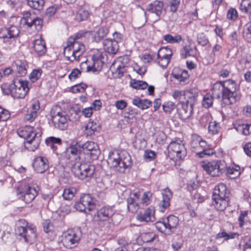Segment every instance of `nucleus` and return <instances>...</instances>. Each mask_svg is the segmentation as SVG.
<instances>
[{
    "label": "nucleus",
    "mask_w": 251,
    "mask_h": 251,
    "mask_svg": "<svg viewBox=\"0 0 251 251\" xmlns=\"http://www.w3.org/2000/svg\"><path fill=\"white\" fill-rule=\"evenodd\" d=\"M17 196L26 203H30L38 195L36 188L22 184L17 190Z\"/></svg>",
    "instance_id": "obj_10"
},
{
    "label": "nucleus",
    "mask_w": 251,
    "mask_h": 251,
    "mask_svg": "<svg viewBox=\"0 0 251 251\" xmlns=\"http://www.w3.org/2000/svg\"><path fill=\"white\" fill-rule=\"evenodd\" d=\"M198 95V90L193 88L184 91V103L193 105Z\"/></svg>",
    "instance_id": "obj_20"
},
{
    "label": "nucleus",
    "mask_w": 251,
    "mask_h": 251,
    "mask_svg": "<svg viewBox=\"0 0 251 251\" xmlns=\"http://www.w3.org/2000/svg\"><path fill=\"white\" fill-rule=\"evenodd\" d=\"M20 137L25 139V147L29 151H34L39 146L41 138V133L34 130L33 127L25 126L18 131Z\"/></svg>",
    "instance_id": "obj_2"
},
{
    "label": "nucleus",
    "mask_w": 251,
    "mask_h": 251,
    "mask_svg": "<svg viewBox=\"0 0 251 251\" xmlns=\"http://www.w3.org/2000/svg\"><path fill=\"white\" fill-rule=\"evenodd\" d=\"M140 192H134L130 194V197L127 200V204H138L140 197Z\"/></svg>",
    "instance_id": "obj_53"
},
{
    "label": "nucleus",
    "mask_w": 251,
    "mask_h": 251,
    "mask_svg": "<svg viewBox=\"0 0 251 251\" xmlns=\"http://www.w3.org/2000/svg\"><path fill=\"white\" fill-rule=\"evenodd\" d=\"M220 129L219 124L215 121L210 122L208 126V130L212 134H217Z\"/></svg>",
    "instance_id": "obj_55"
},
{
    "label": "nucleus",
    "mask_w": 251,
    "mask_h": 251,
    "mask_svg": "<svg viewBox=\"0 0 251 251\" xmlns=\"http://www.w3.org/2000/svg\"><path fill=\"white\" fill-rule=\"evenodd\" d=\"M76 193V189L74 187L66 188L64 190L62 196L64 200H72Z\"/></svg>",
    "instance_id": "obj_41"
},
{
    "label": "nucleus",
    "mask_w": 251,
    "mask_h": 251,
    "mask_svg": "<svg viewBox=\"0 0 251 251\" xmlns=\"http://www.w3.org/2000/svg\"><path fill=\"white\" fill-rule=\"evenodd\" d=\"M74 208L77 211L88 214L95 208V205H73Z\"/></svg>",
    "instance_id": "obj_44"
},
{
    "label": "nucleus",
    "mask_w": 251,
    "mask_h": 251,
    "mask_svg": "<svg viewBox=\"0 0 251 251\" xmlns=\"http://www.w3.org/2000/svg\"><path fill=\"white\" fill-rule=\"evenodd\" d=\"M168 150L170 155H176L179 159H183L186 156V150L181 140L179 142H171L168 146Z\"/></svg>",
    "instance_id": "obj_12"
},
{
    "label": "nucleus",
    "mask_w": 251,
    "mask_h": 251,
    "mask_svg": "<svg viewBox=\"0 0 251 251\" xmlns=\"http://www.w3.org/2000/svg\"><path fill=\"white\" fill-rule=\"evenodd\" d=\"M156 156L155 151L150 150L145 151L144 154V158L147 161H150L153 160Z\"/></svg>",
    "instance_id": "obj_59"
},
{
    "label": "nucleus",
    "mask_w": 251,
    "mask_h": 251,
    "mask_svg": "<svg viewBox=\"0 0 251 251\" xmlns=\"http://www.w3.org/2000/svg\"><path fill=\"white\" fill-rule=\"evenodd\" d=\"M33 166L37 173H43L49 168V162L46 157L37 156L33 161Z\"/></svg>",
    "instance_id": "obj_19"
},
{
    "label": "nucleus",
    "mask_w": 251,
    "mask_h": 251,
    "mask_svg": "<svg viewBox=\"0 0 251 251\" xmlns=\"http://www.w3.org/2000/svg\"><path fill=\"white\" fill-rule=\"evenodd\" d=\"M84 153L81 152L79 145H71L66 149L65 157L71 163V165L76 161H80L82 159Z\"/></svg>",
    "instance_id": "obj_15"
},
{
    "label": "nucleus",
    "mask_w": 251,
    "mask_h": 251,
    "mask_svg": "<svg viewBox=\"0 0 251 251\" xmlns=\"http://www.w3.org/2000/svg\"><path fill=\"white\" fill-rule=\"evenodd\" d=\"M102 62L99 60H94L92 65H88L86 67V72H92L93 73H99L102 68Z\"/></svg>",
    "instance_id": "obj_36"
},
{
    "label": "nucleus",
    "mask_w": 251,
    "mask_h": 251,
    "mask_svg": "<svg viewBox=\"0 0 251 251\" xmlns=\"http://www.w3.org/2000/svg\"><path fill=\"white\" fill-rule=\"evenodd\" d=\"M243 36L245 39L249 43H251V23L247 24L244 28Z\"/></svg>",
    "instance_id": "obj_50"
},
{
    "label": "nucleus",
    "mask_w": 251,
    "mask_h": 251,
    "mask_svg": "<svg viewBox=\"0 0 251 251\" xmlns=\"http://www.w3.org/2000/svg\"><path fill=\"white\" fill-rule=\"evenodd\" d=\"M152 195V193L150 191L144 192L142 197L141 202L143 203H151V202Z\"/></svg>",
    "instance_id": "obj_61"
},
{
    "label": "nucleus",
    "mask_w": 251,
    "mask_h": 251,
    "mask_svg": "<svg viewBox=\"0 0 251 251\" xmlns=\"http://www.w3.org/2000/svg\"><path fill=\"white\" fill-rule=\"evenodd\" d=\"M80 239V235L74 230H69L62 236V243L67 249H72L78 244Z\"/></svg>",
    "instance_id": "obj_14"
},
{
    "label": "nucleus",
    "mask_w": 251,
    "mask_h": 251,
    "mask_svg": "<svg viewBox=\"0 0 251 251\" xmlns=\"http://www.w3.org/2000/svg\"><path fill=\"white\" fill-rule=\"evenodd\" d=\"M33 48L35 51L39 56H42L47 51L45 41L40 36L36 39L33 42Z\"/></svg>",
    "instance_id": "obj_21"
},
{
    "label": "nucleus",
    "mask_w": 251,
    "mask_h": 251,
    "mask_svg": "<svg viewBox=\"0 0 251 251\" xmlns=\"http://www.w3.org/2000/svg\"><path fill=\"white\" fill-rule=\"evenodd\" d=\"M201 166L203 170L212 177L220 176L226 170V163L223 160L203 162Z\"/></svg>",
    "instance_id": "obj_8"
},
{
    "label": "nucleus",
    "mask_w": 251,
    "mask_h": 251,
    "mask_svg": "<svg viewBox=\"0 0 251 251\" xmlns=\"http://www.w3.org/2000/svg\"><path fill=\"white\" fill-rule=\"evenodd\" d=\"M46 143L53 151H55L57 149V146L61 144L62 141L59 138L51 136L46 140Z\"/></svg>",
    "instance_id": "obj_34"
},
{
    "label": "nucleus",
    "mask_w": 251,
    "mask_h": 251,
    "mask_svg": "<svg viewBox=\"0 0 251 251\" xmlns=\"http://www.w3.org/2000/svg\"><path fill=\"white\" fill-rule=\"evenodd\" d=\"M27 4L32 8L41 10L45 5L44 0H27Z\"/></svg>",
    "instance_id": "obj_40"
},
{
    "label": "nucleus",
    "mask_w": 251,
    "mask_h": 251,
    "mask_svg": "<svg viewBox=\"0 0 251 251\" xmlns=\"http://www.w3.org/2000/svg\"><path fill=\"white\" fill-rule=\"evenodd\" d=\"M79 204H95L94 199L89 194H84L81 195Z\"/></svg>",
    "instance_id": "obj_49"
},
{
    "label": "nucleus",
    "mask_w": 251,
    "mask_h": 251,
    "mask_svg": "<svg viewBox=\"0 0 251 251\" xmlns=\"http://www.w3.org/2000/svg\"><path fill=\"white\" fill-rule=\"evenodd\" d=\"M165 221L169 233L176 229L179 223L178 217L174 215L169 216Z\"/></svg>",
    "instance_id": "obj_27"
},
{
    "label": "nucleus",
    "mask_w": 251,
    "mask_h": 251,
    "mask_svg": "<svg viewBox=\"0 0 251 251\" xmlns=\"http://www.w3.org/2000/svg\"><path fill=\"white\" fill-rule=\"evenodd\" d=\"M82 148L85 151V153L90 155L92 159H97L100 154L98 145L94 142L88 141L83 144Z\"/></svg>",
    "instance_id": "obj_18"
},
{
    "label": "nucleus",
    "mask_w": 251,
    "mask_h": 251,
    "mask_svg": "<svg viewBox=\"0 0 251 251\" xmlns=\"http://www.w3.org/2000/svg\"><path fill=\"white\" fill-rule=\"evenodd\" d=\"M163 9V3L159 0H155L148 5L147 10L149 12L154 13L159 19Z\"/></svg>",
    "instance_id": "obj_22"
},
{
    "label": "nucleus",
    "mask_w": 251,
    "mask_h": 251,
    "mask_svg": "<svg viewBox=\"0 0 251 251\" xmlns=\"http://www.w3.org/2000/svg\"><path fill=\"white\" fill-rule=\"evenodd\" d=\"M32 21L31 24L30 25V26H28V27H31L34 26L35 29L37 30H40L43 24L42 20L39 18H34Z\"/></svg>",
    "instance_id": "obj_58"
},
{
    "label": "nucleus",
    "mask_w": 251,
    "mask_h": 251,
    "mask_svg": "<svg viewBox=\"0 0 251 251\" xmlns=\"http://www.w3.org/2000/svg\"><path fill=\"white\" fill-rule=\"evenodd\" d=\"M226 175L231 179H234L240 175V167L238 166L234 167L226 166Z\"/></svg>",
    "instance_id": "obj_37"
},
{
    "label": "nucleus",
    "mask_w": 251,
    "mask_h": 251,
    "mask_svg": "<svg viewBox=\"0 0 251 251\" xmlns=\"http://www.w3.org/2000/svg\"><path fill=\"white\" fill-rule=\"evenodd\" d=\"M163 39L168 43L174 44L180 42L182 40V38L180 35L173 36L171 34H167L163 36Z\"/></svg>",
    "instance_id": "obj_45"
},
{
    "label": "nucleus",
    "mask_w": 251,
    "mask_h": 251,
    "mask_svg": "<svg viewBox=\"0 0 251 251\" xmlns=\"http://www.w3.org/2000/svg\"><path fill=\"white\" fill-rule=\"evenodd\" d=\"M155 209L153 206L148 208L136 216V219L141 222H153L155 220Z\"/></svg>",
    "instance_id": "obj_17"
},
{
    "label": "nucleus",
    "mask_w": 251,
    "mask_h": 251,
    "mask_svg": "<svg viewBox=\"0 0 251 251\" xmlns=\"http://www.w3.org/2000/svg\"><path fill=\"white\" fill-rule=\"evenodd\" d=\"M13 65L14 71L19 75V76H24L27 73V63L25 61L17 60Z\"/></svg>",
    "instance_id": "obj_26"
},
{
    "label": "nucleus",
    "mask_w": 251,
    "mask_h": 251,
    "mask_svg": "<svg viewBox=\"0 0 251 251\" xmlns=\"http://www.w3.org/2000/svg\"><path fill=\"white\" fill-rule=\"evenodd\" d=\"M110 69L114 78L121 77L125 72V66L121 63L117 65V63L115 65L113 64V66L111 67Z\"/></svg>",
    "instance_id": "obj_30"
},
{
    "label": "nucleus",
    "mask_w": 251,
    "mask_h": 251,
    "mask_svg": "<svg viewBox=\"0 0 251 251\" xmlns=\"http://www.w3.org/2000/svg\"><path fill=\"white\" fill-rule=\"evenodd\" d=\"M222 47L220 45L216 44L212 48V52L210 54V59L208 61L209 64H212L214 62L215 57L218 52L222 50Z\"/></svg>",
    "instance_id": "obj_48"
},
{
    "label": "nucleus",
    "mask_w": 251,
    "mask_h": 251,
    "mask_svg": "<svg viewBox=\"0 0 251 251\" xmlns=\"http://www.w3.org/2000/svg\"><path fill=\"white\" fill-rule=\"evenodd\" d=\"M85 50L83 44L71 37L69 38L67 46L64 47V55L67 60L73 62L78 60Z\"/></svg>",
    "instance_id": "obj_4"
},
{
    "label": "nucleus",
    "mask_w": 251,
    "mask_h": 251,
    "mask_svg": "<svg viewBox=\"0 0 251 251\" xmlns=\"http://www.w3.org/2000/svg\"><path fill=\"white\" fill-rule=\"evenodd\" d=\"M15 232L20 239H23L27 243L31 244L36 238L35 228L28 226L27 222L24 219H20L16 222Z\"/></svg>",
    "instance_id": "obj_5"
},
{
    "label": "nucleus",
    "mask_w": 251,
    "mask_h": 251,
    "mask_svg": "<svg viewBox=\"0 0 251 251\" xmlns=\"http://www.w3.org/2000/svg\"><path fill=\"white\" fill-rule=\"evenodd\" d=\"M238 236L237 233L235 232H229L227 233L225 230H223L221 232L216 234L215 239L219 240L223 238L224 241H226L229 239H234Z\"/></svg>",
    "instance_id": "obj_38"
},
{
    "label": "nucleus",
    "mask_w": 251,
    "mask_h": 251,
    "mask_svg": "<svg viewBox=\"0 0 251 251\" xmlns=\"http://www.w3.org/2000/svg\"><path fill=\"white\" fill-rule=\"evenodd\" d=\"M109 27L107 26H101L95 32L93 38L95 41L100 42L102 40L109 32Z\"/></svg>",
    "instance_id": "obj_33"
},
{
    "label": "nucleus",
    "mask_w": 251,
    "mask_h": 251,
    "mask_svg": "<svg viewBox=\"0 0 251 251\" xmlns=\"http://www.w3.org/2000/svg\"><path fill=\"white\" fill-rule=\"evenodd\" d=\"M156 229L162 233H169L165 220L163 222H157L155 224Z\"/></svg>",
    "instance_id": "obj_54"
},
{
    "label": "nucleus",
    "mask_w": 251,
    "mask_h": 251,
    "mask_svg": "<svg viewBox=\"0 0 251 251\" xmlns=\"http://www.w3.org/2000/svg\"><path fill=\"white\" fill-rule=\"evenodd\" d=\"M198 42L202 46H206L209 42L208 38L203 33H200L198 35Z\"/></svg>",
    "instance_id": "obj_64"
},
{
    "label": "nucleus",
    "mask_w": 251,
    "mask_h": 251,
    "mask_svg": "<svg viewBox=\"0 0 251 251\" xmlns=\"http://www.w3.org/2000/svg\"><path fill=\"white\" fill-rule=\"evenodd\" d=\"M229 194L227 192L226 187L223 183L218 185L213 192L212 199L216 204L229 202Z\"/></svg>",
    "instance_id": "obj_13"
},
{
    "label": "nucleus",
    "mask_w": 251,
    "mask_h": 251,
    "mask_svg": "<svg viewBox=\"0 0 251 251\" xmlns=\"http://www.w3.org/2000/svg\"><path fill=\"white\" fill-rule=\"evenodd\" d=\"M87 87V85L84 83H80L73 86L71 88V91L73 93H82Z\"/></svg>",
    "instance_id": "obj_52"
},
{
    "label": "nucleus",
    "mask_w": 251,
    "mask_h": 251,
    "mask_svg": "<svg viewBox=\"0 0 251 251\" xmlns=\"http://www.w3.org/2000/svg\"><path fill=\"white\" fill-rule=\"evenodd\" d=\"M234 128L244 135H249L251 133V124H245L241 121H237L234 124Z\"/></svg>",
    "instance_id": "obj_25"
},
{
    "label": "nucleus",
    "mask_w": 251,
    "mask_h": 251,
    "mask_svg": "<svg viewBox=\"0 0 251 251\" xmlns=\"http://www.w3.org/2000/svg\"><path fill=\"white\" fill-rule=\"evenodd\" d=\"M176 108V104L172 101H167L163 104L164 111L166 113H170Z\"/></svg>",
    "instance_id": "obj_56"
},
{
    "label": "nucleus",
    "mask_w": 251,
    "mask_h": 251,
    "mask_svg": "<svg viewBox=\"0 0 251 251\" xmlns=\"http://www.w3.org/2000/svg\"><path fill=\"white\" fill-rule=\"evenodd\" d=\"M133 105L144 110L150 107L151 105V101L147 99H141L138 97L133 99L132 100Z\"/></svg>",
    "instance_id": "obj_28"
},
{
    "label": "nucleus",
    "mask_w": 251,
    "mask_h": 251,
    "mask_svg": "<svg viewBox=\"0 0 251 251\" xmlns=\"http://www.w3.org/2000/svg\"><path fill=\"white\" fill-rule=\"evenodd\" d=\"M238 88L237 83L233 80L217 81L213 85L212 94L217 98L222 96L223 102L230 105L240 99V96L236 93Z\"/></svg>",
    "instance_id": "obj_1"
},
{
    "label": "nucleus",
    "mask_w": 251,
    "mask_h": 251,
    "mask_svg": "<svg viewBox=\"0 0 251 251\" xmlns=\"http://www.w3.org/2000/svg\"><path fill=\"white\" fill-rule=\"evenodd\" d=\"M172 56L171 49L168 47L160 48L157 53L156 62L162 68L166 67L170 62Z\"/></svg>",
    "instance_id": "obj_16"
},
{
    "label": "nucleus",
    "mask_w": 251,
    "mask_h": 251,
    "mask_svg": "<svg viewBox=\"0 0 251 251\" xmlns=\"http://www.w3.org/2000/svg\"><path fill=\"white\" fill-rule=\"evenodd\" d=\"M238 17V12L234 8H230L227 12V19L232 21H235Z\"/></svg>",
    "instance_id": "obj_51"
},
{
    "label": "nucleus",
    "mask_w": 251,
    "mask_h": 251,
    "mask_svg": "<svg viewBox=\"0 0 251 251\" xmlns=\"http://www.w3.org/2000/svg\"><path fill=\"white\" fill-rule=\"evenodd\" d=\"M86 134L87 136L92 135L95 131H98L100 129V125L99 123L94 122L90 121L85 126Z\"/></svg>",
    "instance_id": "obj_35"
},
{
    "label": "nucleus",
    "mask_w": 251,
    "mask_h": 251,
    "mask_svg": "<svg viewBox=\"0 0 251 251\" xmlns=\"http://www.w3.org/2000/svg\"><path fill=\"white\" fill-rule=\"evenodd\" d=\"M89 16V12L86 7H81L77 11L75 18V21L80 22L86 20Z\"/></svg>",
    "instance_id": "obj_31"
},
{
    "label": "nucleus",
    "mask_w": 251,
    "mask_h": 251,
    "mask_svg": "<svg viewBox=\"0 0 251 251\" xmlns=\"http://www.w3.org/2000/svg\"><path fill=\"white\" fill-rule=\"evenodd\" d=\"M108 163L116 171L123 173L126 169L131 165V158L129 154L126 152H111L109 154Z\"/></svg>",
    "instance_id": "obj_3"
},
{
    "label": "nucleus",
    "mask_w": 251,
    "mask_h": 251,
    "mask_svg": "<svg viewBox=\"0 0 251 251\" xmlns=\"http://www.w3.org/2000/svg\"><path fill=\"white\" fill-rule=\"evenodd\" d=\"M199 144V147L200 148V151L202 150L203 149L205 148L206 143L205 141L202 140L200 136L197 135H193L192 137L191 142V147H197V144Z\"/></svg>",
    "instance_id": "obj_39"
},
{
    "label": "nucleus",
    "mask_w": 251,
    "mask_h": 251,
    "mask_svg": "<svg viewBox=\"0 0 251 251\" xmlns=\"http://www.w3.org/2000/svg\"><path fill=\"white\" fill-rule=\"evenodd\" d=\"M51 121L55 128L60 130L66 129L68 126L69 118L64 111L59 107H56L51 111Z\"/></svg>",
    "instance_id": "obj_9"
},
{
    "label": "nucleus",
    "mask_w": 251,
    "mask_h": 251,
    "mask_svg": "<svg viewBox=\"0 0 251 251\" xmlns=\"http://www.w3.org/2000/svg\"><path fill=\"white\" fill-rule=\"evenodd\" d=\"M130 86L136 89H145L147 88L148 83L142 80H137L135 79H132L130 82Z\"/></svg>",
    "instance_id": "obj_42"
},
{
    "label": "nucleus",
    "mask_w": 251,
    "mask_h": 251,
    "mask_svg": "<svg viewBox=\"0 0 251 251\" xmlns=\"http://www.w3.org/2000/svg\"><path fill=\"white\" fill-rule=\"evenodd\" d=\"M213 153V151L210 149L204 148L202 151H200L197 152V155L201 158L204 157L206 156H210Z\"/></svg>",
    "instance_id": "obj_63"
},
{
    "label": "nucleus",
    "mask_w": 251,
    "mask_h": 251,
    "mask_svg": "<svg viewBox=\"0 0 251 251\" xmlns=\"http://www.w3.org/2000/svg\"><path fill=\"white\" fill-rule=\"evenodd\" d=\"M20 30L15 25L1 28L0 30V38L3 39L4 43L11 44L19 37Z\"/></svg>",
    "instance_id": "obj_11"
},
{
    "label": "nucleus",
    "mask_w": 251,
    "mask_h": 251,
    "mask_svg": "<svg viewBox=\"0 0 251 251\" xmlns=\"http://www.w3.org/2000/svg\"><path fill=\"white\" fill-rule=\"evenodd\" d=\"M162 195V202L164 204H170V200L173 197V194L171 190L167 188L163 190Z\"/></svg>",
    "instance_id": "obj_47"
},
{
    "label": "nucleus",
    "mask_w": 251,
    "mask_h": 251,
    "mask_svg": "<svg viewBox=\"0 0 251 251\" xmlns=\"http://www.w3.org/2000/svg\"><path fill=\"white\" fill-rule=\"evenodd\" d=\"M103 46L105 51L110 54H116L119 50V46L115 41L107 39L103 41Z\"/></svg>",
    "instance_id": "obj_23"
},
{
    "label": "nucleus",
    "mask_w": 251,
    "mask_h": 251,
    "mask_svg": "<svg viewBox=\"0 0 251 251\" xmlns=\"http://www.w3.org/2000/svg\"><path fill=\"white\" fill-rule=\"evenodd\" d=\"M172 96L175 100H178L182 104L184 103V91L175 90Z\"/></svg>",
    "instance_id": "obj_60"
},
{
    "label": "nucleus",
    "mask_w": 251,
    "mask_h": 251,
    "mask_svg": "<svg viewBox=\"0 0 251 251\" xmlns=\"http://www.w3.org/2000/svg\"><path fill=\"white\" fill-rule=\"evenodd\" d=\"M155 237V234L153 232H143L139 236L138 239L144 243L152 242Z\"/></svg>",
    "instance_id": "obj_43"
},
{
    "label": "nucleus",
    "mask_w": 251,
    "mask_h": 251,
    "mask_svg": "<svg viewBox=\"0 0 251 251\" xmlns=\"http://www.w3.org/2000/svg\"><path fill=\"white\" fill-rule=\"evenodd\" d=\"M213 97L211 94H206L204 96L202 99V105L203 107L206 108L210 107L213 105Z\"/></svg>",
    "instance_id": "obj_46"
},
{
    "label": "nucleus",
    "mask_w": 251,
    "mask_h": 251,
    "mask_svg": "<svg viewBox=\"0 0 251 251\" xmlns=\"http://www.w3.org/2000/svg\"><path fill=\"white\" fill-rule=\"evenodd\" d=\"M112 209L109 206H104L97 211L98 216L101 221H105L112 215Z\"/></svg>",
    "instance_id": "obj_29"
},
{
    "label": "nucleus",
    "mask_w": 251,
    "mask_h": 251,
    "mask_svg": "<svg viewBox=\"0 0 251 251\" xmlns=\"http://www.w3.org/2000/svg\"><path fill=\"white\" fill-rule=\"evenodd\" d=\"M250 2L249 0H242L240 5V9L246 13L250 12L251 11Z\"/></svg>",
    "instance_id": "obj_57"
},
{
    "label": "nucleus",
    "mask_w": 251,
    "mask_h": 251,
    "mask_svg": "<svg viewBox=\"0 0 251 251\" xmlns=\"http://www.w3.org/2000/svg\"><path fill=\"white\" fill-rule=\"evenodd\" d=\"M71 170L74 175L80 179H84L86 177L93 176L95 170L94 165L88 162L76 161L72 165Z\"/></svg>",
    "instance_id": "obj_7"
},
{
    "label": "nucleus",
    "mask_w": 251,
    "mask_h": 251,
    "mask_svg": "<svg viewBox=\"0 0 251 251\" xmlns=\"http://www.w3.org/2000/svg\"><path fill=\"white\" fill-rule=\"evenodd\" d=\"M197 48L195 46L191 47L190 45H186L181 50V56L183 58H186L188 56H194L196 54Z\"/></svg>",
    "instance_id": "obj_32"
},
{
    "label": "nucleus",
    "mask_w": 251,
    "mask_h": 251,
    "mask_svg": "<svg viewBox=\"0 0 251 251\" xmlns=\"http://www.w3.org/2000/svg\"><path fill=\"white\" fill-rule=\"evenodd\" d=\"M42 71L41 70H34L30 75V79L32 82L37 81L41 76Z\"/></svg>",
    "instance_id": "obj_62"
},
{
    "label": "nucleus",
    "mask_w": 251,
    "mask_h": 251,
    "mask_svg": "<svg viewBox=\"0 0 251 251\" xmlns=\"http://www.w3.org/2000/svg\"><path fill=\"white\" fill-rule=\"evenodd\" d=\"M193 111V105L182 103L181 108L178 110V114L182 120H185L191 116Z\"/></svg>",
    "instance_id": "obj_24"
},
{
    "label": "nucleus",
    "mask_w": 251,
    "mask_h": 251,
    "mask_svg": "<svg viewBox=\"0 0 251 251\" xmlns=\"http://www.w3.org/2000/svg\"><path fill=\"white\" fill-rule=\"evenodd\" d=\"M5 87H7V86L1 87L3 93L7 95L10 94L16 99L24 98L29 89L27 81L18 78L15 79L13 83L8 86L9 89L7 91H4Z\"/></svg>",
    "instance_id": "obj_6"
}]
</instances>
